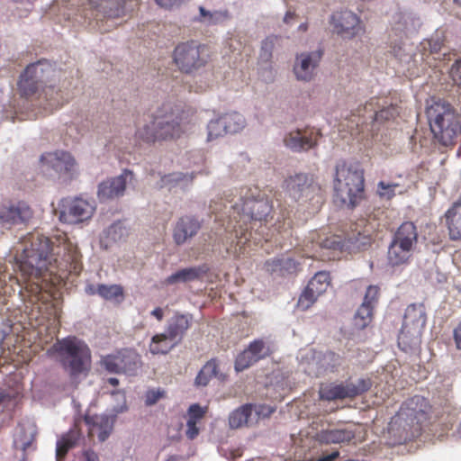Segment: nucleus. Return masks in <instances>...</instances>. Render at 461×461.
Here are the masks:
<instances>
[{"label": "nucleus", "mask_w": 461, "mask_h": 461, "mask_svg": "<svg viewBox=\"0 0 461 461\" xmlns=\"http://www.w3.org/2000/svg\"><path fill=\"white\" fill-rule=\"evenodd\" d=\"M231 215L229 224L231 225L234 232L236 246H244L247 242L253 240L255 244L274 242L281 245L280 238L291 235L292 221L290 218H284V221H277L272 229L266 226L267 218L273 211L272 202L268 196L258 188L242 189L240 203L231 205Z\"/></svg>", "instance_id": "1"}, {"label": "nucleus", "mask_w": 461, "mask_h": 461, "mask_svg": "<svg viewBox=\"0 0 461 461\" xmlns=\"http://www.w3.org/2000/svg\"><path fill=\"white\" fill-rule=\"evenodd\" d=\"M51 251L52 244L49 238L38 233L26 238L25 247L19 259V268L21 275L25 279H32L37 288H48L49 279L52 285H55L51 271L48 268V259Z\"/></svg>", "instance_id": "2"}, {"label": "nucleus", "mask_w": 461, "mask_h": 461, "mask_svg": "<svg viewBox=\"0 0 461 461\" xmlns=\"http://www.w3.org/2000/svg\"><path fill=\"white\" fill-rule=\"evenodd\" d=\"M431 414L432 406L429 400L414 395L402 403L389 423V431L397 437V444L411 441L420 435L423 425Z\"/></svg>", "instance_id": "3"}, {"label": "nucleus", "mask_w": 461, "mask_h": 461, "mask_svg": "<svg viewBox=\"0 0 461 461\" xmlns=\"http://www.w3.org/2000/svg\"><path fill=\"white\" fill-rule=\"evenodd\" d=\"M364 170L357 165L345 162L336 167L335 199L341 205L355 207L364 196Z\"/></svg>", "instance_id": "4"}, {"label": "nucleus", "mask_w": 461, "mask_h": 461, "mask_svg": "<svg viewBox=\"0 0 461 461\" xmlns=\"http://www.w3.org/2000/svg\"><path fill=\"white\" fill-rule=\"evenodd\" d=\"M62 365L73 384L86 377L91 367V352L87 345L75 337L59 340Z\"/></svg>", "instance_id": "5"}, {"label": "nucleus", "mask_w": 461, "mask_h": 461, "mask_svg": "<svg viewBox=\"0 0 461 461\" xmlns=\"http://www.w3.org/2000/svg\"><path fill=\"white\" fill-rule=\"evenodd\" d=\"M54 72V66L46 59L28 65L17 84L21 95L27 99H40L44 94L47 98L44 85Z\"/></svg>", "instance_id": "6"}, {"label": "nucleus", "mask_w": 461, "mask_h": 461, "mask_svg": "<svg viewBox=\"0 0 461 461\" xmlns=\"http://www.w3.org/2000/svg\"><path fill=\"white\" fill-rule=\"evenodd\" d=\"M165 117H153L138 125L135 138L138 141L152 144L157 141L177 138L182 133L180 123L175 120L165 121Z\"/></svg>", "instance_id": "7"}, {"label": "nucleus", "mask_w": 461, "mask_h": 461, "mask_svg": "<svg viewBox=\"0 0 461 461\" xmlns=\"http://www.w3.org/2000/svg\"><path fill=\"white\" fill-rule=\"evenodd\" d=\"M284 187L296 201L321 203V186L312 175L299 173L291 176L285 180Z\"/></svg>", "instance_id": "8"}, {"label": "nucleus", "mask_w": 461, "mask_h": 461, "mask_svg": "<svg viewBox=\"0 0 461 461\" xmlns=\"http://www.w3.org/2000/svg\"><path fill=\"white\" fill-rule=\"evenodd\" d=\"M174 62L185 73H192L205 66L207 53L204 45L195 41L178 44L174 50Z\"/></svg>", "instance_id": "9"}, {"label": "nucleus", "mask_w": 461, "mask_h": 461, "mask_svg": "<svg viewBox=\"0 0 461 461\" xmlns=\"http://www.w3.org/2000/svg\"><path fill=\"white\" fill-rule=\"evenodd\" d=\"M372 386L369 378H360L357 383L341 382L322 384L319 390L320 399L324 401H336L344 399H354L367 392Z\"/></svg>", "instance_id": "10"}, {"label": "nucleus", "mask_w": 461, "mask_h": 461, "mask_svg": "<svg viewBox=\"0 0 461 461\" xmlns=\"http://www.w3.org/2000/svg\"><path fill=\"white\" fill-rule=\"evenodd\" d=\"M95 212V201H89L81 197L65 198L61 200L59 221L77 224L91 219Z\"/></svg>", "instance_id": "11"}, {"label": "nucleus", "mask_w": 461, "mask_h": 461, "mask_svg": "<svg viewBox=\"0 0 461 461\" xmlns=\"http://www.w3.org/2000/svg\"><path fill=\"white\" fill-rule=\"evenodd\" d=\"M101 363L110 373L128 375H135L142 366L140 356L135 350L127 348L104 357Z\"/></svg>", "instance_id": "12"}, {"label": "nucleus", "mask_w": 461, "mask_h": 461, "mask_svg": "<svg viewBox=\"0 0 461 461\" xmlns=\"http://www.w3.org/2000/svg\"><path fill=\"white\" fill-rule=\"evenodd\" d=\"M457 119L458 117H433L429 121L434 138L442 145L455 143L461 132V122Z\"/></svg>", "instance_id": "13"}, {"label": "nucleus", "mask_w": 461, "mask_h": 461, "mask_svg": "<svg viewBox=\"0 0 461 461\" xmlns=\"http://www.w3.org/2000/svg\"><path fill=\"white\" fill-rule=\"evenodd\" d=\"M32 215V208L24 202L2 204L0 206V226L11 230L14 226L27 223Z\"/></svg>", "instance_id": "14"}, {"label": "nucleus", "mask_w": 461, "mask_h": 461, "mask_svg": "<svg viewBox=\"0 0 461 461\" xmlns=\"http://www.w3.org/2000/svg\"><path fill=\"white\" fill-rule=\"evenodd\" d=\"M321 59L319 51L302 52L295 56L293 74L297 81L308 83L313 80Z\"/></svg>", "instance_id": "15"}, {"label": "nucleus", "mask_w": 461, "mask_h": 461, "mask_svg": "<svg viewBox=\"0 0 461 461\" xmlns=\"http://www.w3.org/2000/svg\"><path fill=\"white\" fill-rule=\"evenodd\" d=\"M331 25L333 31L344 39H352L363 32L359 18L348 10L334 13Z\"/></svg>", "instance_id": "16"}, {"label": "nucleus", "mask_w": 461, "mask_h": 461, "mask_svg": "<svg viewBox=\"0 0 461 461\" xmlns=\"http://www.w3.org/2000/svg\"><path fill=\"white\" fill-rule=\"evenodd\" d=\"M271 353L270 347L263 339H255L238 355L235 360V369L238 372L243 371L258 361L270 356Z\"/></svg>", "instance_id": "17"}, {"label": "nucleus", "mask_w": 461, "mask_h": 461, "mask_svg": "<svg viewBox=\"0 0 461 461\" xmlns=\"http://www.w3.org/2000/svg\"><path fill=\"white\" fill-rule=\"evenodd\" d=\"M369 237L362 235L360 231H353L344 238L339 235H331L326 238L321 244L322 249L338 251L360 249L369 244Z\"/></svg>", "instance_id": "18"}, {"label": "nucleus", "mask_w": 461, "mask_h": 461, "mask_svg": "<svg viewBox=\"0 0 461 461\" xmlns=\"http://www.w3.org/2000/svg\"><path fill=\"white\" fill-rule=\"evenodd\" d=\"M321 136V134L318 129L306 127L289 132L285 137L284 142L287 148L294 151L308 150L317 145Z\"/></svg>", "instance_id": "19"}, {"label": "nucleus", "mask_w": 461, "mask_h": 461, "mask_svg": "<svg viewBox=\"0 0 461 461\" xmlns=\"http://www.w3.org/2000/svg\"><path fill=\"white\" fill-rule=\"evenodd\" d=\"M57 374L53 371L38 372L32 382V394L39 401L48 400L57 392Z\"/></svg>", "instance_id": "20"}, {"label": "nucleus", "mask_w": 461, "mask_h": 461, "mask_svg": "<svg viewBox=\"0 0 461 461\" xmlns=\"http://www.w3.org/2000/svg\"><path fill=\"white\" fill-rule=\"evenodd\" d=\"M86 425L88 428V438L92 440L97 436L99 442H104L113 429V421L107 415H90L86 413L84 417Z\"/></svg>", "instance_id": "21"}, {"label": "nucleus", "mask_w": 461, "mask_h": 461, "mask_svg": "<svg viewBox=\"0 0 461 461\" xmlns=\"http://www.w3.org/2000/svg\"><path fill=\"white\" fill-rule=\"evenodd\" d=\"M63 246L64 255L59 268L62 267L68 273L79 274L81 270V254L76 243L68 237L67 233L59 234V246Z\"/></svg>", "instance_id": "22"}, {"label": "nucleus", "mask_w": 461, "mask_h": 461, "mask_svg": "<svg viewBox=\"0 0 461 461\" xmlns=\"http://www.w3.org/2000/svg\"><path fill=\"white\" fill-rule=\"evenodd\" d=\"M280 38L276 35H269L261 41L258 54V65L261 76L266 81H272L274 77L272 68L273 51L279 42Z\"/></svg>", "instance_id": "23"}, {"label": "nucleus", "mask_w": 461, "mask_h": 461, "mask_svg": "<svg viewBox=\"0 0 461 461\" xmlns=\"http://www.w3.org/2000/svg\"><path fill=\"white\" fill-rule=\"evenodd\" d=\"M240 117H215L208 123V140L228 133H236L244 126V122H238Z\"/></svg>", "instance_id": "24"}, {"label": "nucleus", "mask_w": 461, "mask_h": 461, "mask_svg": "<svg viewBox=\"0 0 461 461\" xmlns=\"http://www.w3.org/2000/svg\"><path fill=\"white\" fill-rule=\"evenodd\" d=\"M421 24V19L416 14L412 12H399L393 17L392 30L396 34L411 36L420 30Z\"/></svg>", "instance_id": "25"}, {"label": "nucleus", "mask_w": 461, "mask_h": 461, "mask_svg": "<svg viewBox=\"0 0 461 461\" xmlns=\"http://www.w3.org/2000/svg\"><path fill=\"white\" fill-rule=\"evenodd\" d=\"M201 229L200 221L192 216H183L178 219L173 229V240L176 245H183L194 237Z\"/></svg>", "instance_id": "26"}, {"label": "nucleus", "mask_w": 461, "mask_h": 461, "mask_svg": "<svg viewBox=\"0 0 461 461\" xmlns=\"http://www.w3.org/2000/svg\"><path fill=\"white\" fill-rule=\"evenodd\" d=\"M443 218L449 240H461V197L445 212Z\"/></svg>", "instance_id": "27"}, {"label": "nucleus", "mask_w": 461, "mask_h": 461, "mask_svg": "<svg viewBox=\"0 0 461 461\" xmlns=\"http://www.w3.org/2000/svg\"><path fill=\"white\" fill-rule=\"evenodd\" d=\"M392 240L416 251L419 241L417 226L412 221L402 222L393 233Z\"/></svg>", "instance_id": "28"}, {"label": "nucleus", "mask_w": 461, "mask_h": 461, "mask_svg": "<svg viewBox=\"0 0 461 461\" xmlns=\"http://www.w3.org/2000/svg\"><path fill=\"white\" fill-rule=\"evenodd\" d=\"M415 250L391 240L387 250V264L392 267L408 265L413 258Z\"/></svg>", "instance_id": "29"}, {"label": "nucleus", "mask_w": 461, "mask_h": 461, "mask_svg": "<svg viewBox=\"0 0 461 461\" xmlns=\"http://www.w3.org/2000/svg\"><path fill=\"white\" fill-rule=\"evenodd\" d=\"M427 313L423 303H411L405 309L402 325L422 330L426 325Z\"/></svg>", "instance_id": "30"}, {"label": "nucleus", "mask_w": 461, "mask_h": 461, "mask_svg": "<svg viewBox=\"0 0 461 461\" xmlns=\"http://www.w3.org/2000/svg\"><path fill=\"white\" fill-rule=\"evenodd\" d=\"M126 187L124 176L108 179L102 182L98 186V197L101 201L113 199L123 194Z\"/></svg>", "instance_id": "31"}, {"label": "nucleus", "mask_w": 461, "mask_h": 461, "mask_svg": "<svg viewBox=\"0 0 461 461\" xmlns=\"http://www.w3.org/2000/svg\"><path fill=\"white\" fill-rule=\"evenodd\" d=\"M422 330L405 328L402 325L398 335V346L401 350L408 353L413 352L420 348L421 343Z\"/></svg>", "instance_id": "32"}, {"label": "nucleus", "mask_w": 461, "mask_h": 461, "mask_svg": "<svg viewBox=\"0 0 461 461\" xmlns=\"http://www.w3.org/2000/svg\"><path fill=\"white\" fill-rule=\"evenodd\" d=\"M355 438V430L349 427L324 429L318 433V439L324 444L348 443Z\"/></svg>", "instance_id": "33"}, {"label": "nucleus", "mask_w": 461, "mask_h": 461, "mask_svg": "<svg viewBox=\"0 0 461 461\" xmlns=\"http://www.w3.org/2000/svg\"><path fill=\"white\" fill-rule=\"evenodd\" d=\"M191 326V318L185 314H175L168 321L165 332L177 344Z\"/></svg>", "instance_id": "34"}, {"label": "nucleus", "mask_w": 461, "mask_h": 461, "mask_svg": "<svg viewBox=\"0 0 461 461\" xmlns=\"http://www.w3.org/2000/svg\"><path fill=\"white\" fill-rule=\"evenodd\" d=\"M78 176V167L75 158L68 152L59 154V180L70 182Z\"/></svg>", "instance_id": "35"}, {"label": "nucleus", "mask_w": 461, "mask_h": 461, "mask_svg": "<svg viewBox=\"0 0 461 461\" xmlns=\"http://www.w3.org/2000/svg\"><path fill=\"white\" fill-rule=\"evenodd\" d=\"M176 345L177 341H174L166 332H163L151 338L149 351L153 355H166Z\"/></svg>", "instance_id": "36"}, {"label": "nucleus", "mask_w": 461, "mask_h": 461, "mask_svg": "<svg viewBox=\"0 0 461 461\" xmlns=\"http://www.w3.org/2000/svg\"><path fill=\"white\" fill-rule=\"evenodd\" d=\"M35 440V429L32 426L24 427L19 425L14 439V447L15 449H20L25 452L31 447Z\"/></svg>", "instance_id": "37"}, {"label": "nucleus", "mask_w": 461, "mask_h": 461, "mask_svg": "<svg viewBox=\"0 0 461 461\" xmlns=\"http://www.w3.org/2000/svg\"><path fill=\"white\" fill-rule=\"evenodd\" d=\"M266 265L267 270L278 272L281 276L294 274L298 269V263L290 258L267 260Z\"/></svg>", "instance_id": "38"}, {"label": "nucleus", "mask_w": 461, "mask_h": 461, "mask_svg": "<svg viewBox=\"0 0 461 461\" xmlns=\"http://www.w3.org/2000/svg\"><path fill=\"white\" fill-rule=\"evenodd\" d=\"M201 274L202 271L199 267L183 268L167 276L165 279L164 284L168 285L176 283L194 281L200 278Z\"/></svg>", "instance_id": "39"}, {"label": "nucleus", "mask_w": 461, "mask_h": 461, "mask_svg": "<svg viewBox=\"0 0 461 461\" xmlns=\"http://www.w3.org/2000/svg\"><path fill=\"white\" fill-rule=\"evenodd\" d=\"M253 411V404H244L234 410L229 416V425L231 429H239L247 425Z\"/></svg>", "instance_id": "40"}, {"label": "nucleus", "mask_w": 461, "mask_h": 461, "mask_svg": "<svg viewBox=\"0 0 461 461\" xmlns=\"http://www.w3.org/2000/svg\"><path fill=\"white\" fill-rule=\"evenodd\" d=\"M81 437V430L77 424L61 438H59V461L64 458L68 451L77 446Z\"/></svg>", "instance_id": "41"}, {"label": "nucleus", "mask_w": 461, "mask_h": 461, "mask_svg": "<svg viewBox=\"0 0 461 461\" xmlns=\"http://www.w3.org/2000/svg\"><path fill=\"white\" fill-rule=\"evenodd\" d=\"M451 112L456 113L452 110L451 105L445 100L430 97L426 101L425 113L427 115H447Z\"/></svg>", "instance_id": "42"}, {"label": "nucleus", "mask_w": 461, "mask_h": 461, "mask_svg": "<svg viewBox=\"0 0 461 461\" xmlns=\"http://www.w3.org/2000/svg\"><path fill=\"white\" fill-rule=\"evenodd\" d=\"M330 285V274L325 271H320L309 281L307 287L310 291L321 295Z\"/></svg>", "instance_id": "43"}, {"label": "nucleus", "mask_w": 461, "mask_h": 461, "mask_svg": "<svg viewBox=\"0 0 461 461\" xmlns=\"http://www.w3.org/2000/svg\"><path fill=\"white\" fill-rule=\"evenodd\" d=\"M199 12L200 22L207 25L218 24L229 19V14L225 10L209 11L201 6Z\"/></svg>", "instance_id": "44"}, {"label": "nucleus", "mask_w": 461, "mask_h": 461, "mask_svg": "<svg viewBox=\"0 0 461 461\" xmlns=\"http://www.w3.org/2000/svg\"><path fill=\"white\" fill-rule=\"evenodd\" d=\"M218 375V363L215 358L209 360L200 370L196 378L195 384L197 385L205 386L209 384L212 377Z\"/></svg>", "instance_id": "45"}, {"label": "nucleus", "mask_w": 461, "mask_h": 461, "mask_svg": "<svg viewBox=\"0 0 461 461\" xmlns=\"http://www.w3.org/2000/svg\"><path fill=\"white\" fill-rule=\"evenodd\" d=\"M23 283L24 285V287L28 290H30L32 293H39V294H47L53 301L56 300V294L58 292V276L56 274L51 272V277L54 278L55 285H51L50 280H48V283L50 284L48 288H37L36 285L33 283L32 279H25L23 276ZM41 297H44V294H41Z\"/></svg>", "instance_id": "46"}, {"label": "nucleus", "mask_w": 461, "mask_h": 461, "mask_svg": "<svg viewBox=\"0 0 461 461\" xmlns=\"http://www.w3.org/2000/svg\"><path fill=\"white\" fill-rule=\"evenodd\" d=\"M373 307L361 303L354 317L355 327L359 330H363L367 327L373 320Z\"/></svg>", "instance_id": "47"}, {"label": "nucleus", "mask_w": 461, "mask_h": 461, "mask_svg": "<svg viewBox=\"0 0 461 461\" xmlns=\"http://www.w3.org/2000/svg\"><path fill=\"white\" fill-rule=\"evenodd\" d=\"M366 113H374L377 115L380 113H385L390 115L401 113L400 109L397 106L389 104L387 101L383 100L382 103L376 101L375 103L370 102L365 105Z\"/></svg>", "instance_id": "48"}, {"label": "nucleus", "mask_w": 461, "mask_h": 461, "mask_svg": "<svg viewBox=\"0 0 461 461\" xmlns=\"http://www.w3.org/2000/svg\"><path fill=\"white\" fill-rule=\"evenodd\" d=\"M96 292L105 300H112L123 296V289L119 285H98Z\"/></svg>", "instance_id": "49"}, {"label": "nucleus", "mask_w": 461, "mask_h": 461, "mask_svg": "<svg viewBox=\"0 0 461 461\" xmlns=\"http://www.w3.org/2000/svg\"><path fill=\"white\" fill-rule=\"evenodd\" d=\"M400 186L398 183H385L380 181L377 184V195L384 200L390 201L396 195V189Z\"/></svg>", "instance_id": "50"}, {"label": "nucleus", "mask_w": 461, "mask_h": 461, "mask_svg": "<svg viewBox=\"0 0 461 461\" xmlns=\"http://www.w3.org/2000/svg\"><path fill=\"white\" fill-rule=\"evenodd\" d=\"M320 295L310 291L306 286L303 292L301 294L298 302L297 307L302 311L308 310L317 300Z\"/></svg>", "instance_id": "51"}, {"label": "nucleus", "mask_w": 461, "mask_h": 461, "mask_svg": "<svg viewBox=\"0 0 461 461\" xmlns=\"http://www.w3.org/2000/svg\"><path fill=\"white\" fill-rule=\"evenodd\" d=\"M40 162L43 173L49 174L50 170L56 171V167L58 165V153L50 152L42 154Z\"/></svg>", "instance_id": "52"}, {"label": "nucleus", "mask_w": 461, "mask_h": 461, "mask_svg": "<svg viewBox=\"0 0 461 461\" xmlns=\"http://www.w3.org/2000/svg\"><path fill=\"white\" fill-rule=\"evenodd\" d=\"M207 407H202L198 403L191 404L187 411V420L199 423L205 416Z\"/></svg>", "instance_id": "53"}, {"label": "nucleus", "mask_w": 461, "mask_h": 461, "mask_svg": "<svg viewBox=\"0 0 461 461\" xmlns=\"http://www.w3.org/2000/svg\"><path fill=\"white\" fill-rule=\"evenodd\" d=\"M379 295H380L379 286L369 285L366 288L362 304L369 305V306L375 308L378 303Z\"/></svg>", "instance_id": "54"}, {"label": "nucleus", "mask_w": 461, "mask_h": 461, "mask_svg": "<svg viewBox=\"0 0 461 461\" xmlns=\"http://www.w3.org/2000/svg\"><path fill=\"white\" fill-rule=\"evenodd\" d=\"M392 53L394 57H396L400 61H407L411 58L410 50L407 49L405 44H393L392 46Z\"/></svg>", "instance_id": "55"}, {"label": "nucleus", "mask_w": 461, "mask_h": 461, "mask_svg": "<svg viewBox=\"0 0 461 461\" xmlns=\"http://www.w3.org/2000/svg\"><path fill=\"white\" fill-rule=\"evenodd\" d=\"M165 391L163 390H148L145 394V404L147 406L154 405L159 399L163 398Z\"/></svg>", "instance_id": "56"}, {"label": "nucleus", "mask_w": 461, "mask_h": 461, "mask_svg": "<svg viewBox=\"0 0 461 461\" xmlns=\"http://www.w3.org/2000/svg\"><path fill=\"white\" fill-rule=\"evenodd\" d=\"M450 77L453 81L461 87V59L456 60L455 64L452 65L450 69Z\"/></svg>", "instance_id": "57"}, {"label": "nucleus", "mask_w": 461, "mask_h": 461, "mask_svg": "<svg viewBox=\"0 0 461 461\" xmlns=\"http://www.w3.org/2000/svg\"><path fill=\"white\" fill-rule=\"evenodd\" d=\"M253 411H256L258 417H269L274 411L275 408L267 404L253 405Z\"/></svg>", "instance_id": "58"}, {"label": "nucleus", "mask_w": 461, "mask_h": 461, "mask_svg": "<svg viewBox=\"0 0 461 461\" xmlns=\"http://www.w3.org/2000/svg\"><path fill=\"white\" fill-rule=\"evenodd\" d=\"M297 21V14L293 10H287L285 15L282 18V23L279 24V27H290Z\"/></svg>", "instance_id": "59"}, {"label": "nucleus", "mask_w": 461, "mask_h": 461, "mask_svg": "<svg viewBox=\"0 0 461 461\" xmlns=\"http://www.w3.org/2000/svg\"><path fill=\"white\" fill-rule=\"evenodd\" d=\"M197 424V422L187 420L185 435L188 439L193 440L199 435L200 429L198 428Z\"/></svg>", "instance_id": "60"}, {"label": "nucleus", "mask_w": 461, "mask_h": 461, "mask_svg": "<svg viewBox=\"0 0 461 461\" xmlns=\"http://www.w3.org/2000/svg\"><path fill=\"white\" fill-rule=\"evenodd\" d=\"M429 46L431 52H438L440 50L442 46V38L437 34L429 41Z\"/></svg>", "instance_id": "61"}, {"label": "nucleus", "mask_w": 461, "mask_h": 461, "mask_svg": "<svg viewBox=\"0 0 461 461\" xmlns=\"http://www.w3.org/2000/svg\"><path fill=\"white\" fill-rule=\"evenodd\" d=\"M453 339L456 348L461 350V321L453 330Z\"/></svg>", "instance_id": "62"}, {"label": "nucleus", "mask_w": 461, "mask_h": 461, "mask_svg": "<svg viewBox=\"0 0 461 461\" xmlns=\"http://www.w3.org/2000/svg\"><path fill=\"white\" fill-rule=\"evenodd\" d=\"M52 336H51V342L52 345L48 349V353H51L52 351L58 350V331L55 330V328L52 329Z\"/></svg>", "instance_id": "63"}, {"label": "nucleus", "mask_w": 461, "mask_h": 461, "mask_svg": "<svg viewBox=\"0 0 461 461\" xmlns=\"http://www.w3.org/2000/svg\"><path fill=\"white\" fill-rule=\"evenodd\" d=\"M86 461H100L99 456L94 450L88 449L83 453Z\"/></svg>", "instance_id": "64"}]
</instances>
